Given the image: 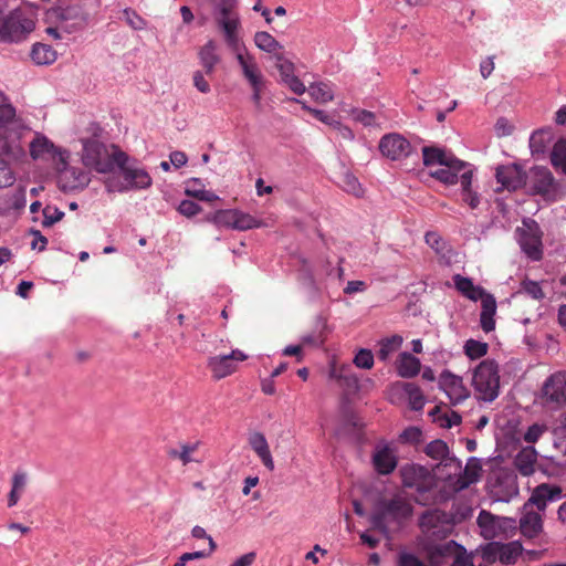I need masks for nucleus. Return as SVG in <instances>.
Wrapping results in <instances>:
<instances>
[{
  "instance_id": "obj_36",
  "label": "nucleus",
  "mask_w": 566,
  "mask_h": 566,
  "mask_svg": "<svg viewBox=\"0 0 566 566\" xmlns=\"http://www.w3.org/2000/svg\"><path fill=\"white\" fill-rule=\"evenodd\" d=\"M402 344V337L392 335L379 342V350L377 356L380 360L386 361L394 353H396Z\"/></svg>"
},
{
  "instance_id": "obj_11",
  "label": "nucleus",
  "mask_w": 566,
  "mask_h": 566,
  "mask_svg": "<svg viewBox=\"0 0 566 566\" xmlns=\"http://www.w3.org/2000/svg\"><path fill=\"white\" fill-rule=\"evenodd\" d=\"M543 398L547 403L566 406V370L557 371L545 380Z\"/></svg>"
},
{
  "instance_id": "obj_4",
  "label": "nucleus",
  "mask_w": 566,
  "mask_h": 566,
  "mask_svg": "<svg viewBox=\"0 0 566 566\" xmlns=\"http://www.w3.org/2000/svg\"><path fill=\"white\" fill-rule=\"evenodd\" d=\"M479 400L491 402L500 392L499 366L494 360L484 359L474 369L472 378Z\"/></svg>"
},
{
  "instance_id": "obj_39",
  "label": "nucleus",
  "mask_w": 566,
  "mask_h": 566,
  "mask_svg": "<svg viewBox=\"0 0 566 566\" xmlns=\"http://www.w3.org/2000/svg\"><path fill=\"white\" fill-rule=\"evenodd\" d=\"M307 91L311 97L317 103L325 104L334 98L331 85L324 82L311 84Z\"/></svg>"
},
{
  "instance_id": "obj_55",
  "label": "nucleus",
  "mask_w": 566,
  "mask_h": 566,
  "mask_svg": "<svg viewBox=\"0 0 566 566\" xmlns=\"http://www.w3.org/2000/svg\"><path fill=\"white\" fill-rule=\"evenodd\" d=\"M403 443L417 444L422 439V431L418 427H408L399 436Z\"/></svg>"
},
{
  "instance_id": "obj_5",
  "label": "nucleus",
  "mask_w": 566,
  "mask_h": 566,
  "mask_svg": "<svg viewBox=\"0 0 566 566\" xmlns=\"http://www.w3.org/2000/svg\"><path fill=\"white\" fill-rule=\"evenodd\" d=\"M34 21L21 10L4 14L3 2L0 0V41L18 43L27 39L34 30Z\"/></svg>"
},
{
  "instance_id": "obj_1",
  "label": "nucleus",
  "mask_w": 566,
  "mask_h": 566,
  "mask_svg": "<svg viewBox=\"0 0 566 566\" xmlns=\"http://www.w3.org/2000/svg\"><path fill=\"white\" fill-rule=\"evenodd\" d=\"M218 24L224 33V40L230 50L235 54L237 61L242 69L243 76L250 83L264 80L255 59L245 52L244 44L240 41L238 29L239 17L231 11V8L223 6L220 10Z\"/></svg>"
},
{
  "instance_id": "obj_29",
  "label": "nucleus",
  "mask_w": 566,
  "mask_h": 566,
  "mask_svg": "<svg viewBox=\"0 0 566 566\" xmlns=\"http://www.w3.org/2000/svg\"><path fill=\"white\" fill-rule=\"evenodd\" d=\"M119 168L122 169L125 181H127L130 187L145 189L151 185V178L146 170L129 168L126 167V164Z\"/></svg>"
},
{
  "instance_id": "obj_42",
  "label": "nucleus",
  "mask_w": 566,
  "mask_h": 566,
  "mask_svg": "<svg viewBox=\"0 0 566 566\" xmlns=\"http://www.w3.org/2000/svg\"><path fill=\"white\" fill-rule=\"evenodd\" d=\"M254 43L260 50L268 53H274L282 49V45L275 40V38L265 31H259L255 33Z\"/></svg>"
},
{
  "instance_id": "obj_21",
  "label": "nucleus",
  "mask_w": 566,
  "mask_h": 566,
  "mask_svg": "<svg viewBox=\"0 0 566 566\" xmlns=\"http://www.w3.org/2000/svg\"><path fill=\"white\" fill-rule=\"evenodd\" d=\"M520 530L523 536L534 538L543 532V520L538 512L523 505V513L520 518Z\"/></svg>"
},
{
  "instance_id": "obj_32",
  "label": "nucleus",
  "mask_w": 566,
  "mask_h": 566,
  "mask_svg": "<svg viewBox=\"0 0 566 566\" xmlns=\"http://www.w3.org/2000/svg\"><path fill=\"white\" fill-rule=\"evenodd\" d=\"M473 172L471 169H467L460 175V182L462 186V200L470 206V208L475 209L480 199L476 192H473L471 189Z\"/></svg>"
},
{
  "instance_id": "obj_43",
  "label": "nucleus",
  "mask_w": 566,
  "mask_h": 566,
  "mask_svg": "<svg viewBox=\"0 0 566 566\" xmlns=\"http://www.w3.org/2000/svg\"><path fill=\"white\" fill-rule=\"evenodd\" d=\"M217 549V544L213 541L212 537H209V547L208 549L191 552V553H184L177 562L174 564V566H186L187 563L195 559H201L209 557L214 551Z\"/></svg>"
},
{
  "instance_id": "obj_2",
  "label": "nucleus",
  "mask_w": 566,
  "mask_h": 566,
  "mask_svg": "<svg viewBox=\"0 0 566 566\" xmlns=\"http://www.w3.org/2000/svg\"><path fill=\"white\" fill-rule=\"evenodd\" d=\"M127 161L128 156L116 147L109 154L106 146L99 140L94 138L83 140L82 163L96 172H111L115 165L123 167Z\"/></svg>"
},
{
  "instance_id": "obj_8",
  "label": "nucleus",
  "mask_w": 566,
  "mask_h": 566,
  "mask_svg": "<svg viewBox=\"0 0 566 566\" xmlns=\"http://www.w3.org/2000/svg\"><path fill=\"white\" fill-rule=\"evenodd\" d=\"M247 359L248 355L240 349H233L228 355H216L209 357L207 366L212 374V378L220 380L237 371L238 361H244Z\"/></svg>"
},
{
  "instance_id": "obj_20",
  "label": "nucleus",
  "mask_w": 566,
  "mask_h": 566,
  "mask_svg": "<svg viewBox=\"0 0 566 566\" xmlns=\"http://www.w3.org/2000/svg\"><path fill=\"white\" fill-rule=\"evenodd\" d=\"M14 154L8 139L0 135V188L9 187L15 181L14 172L9 163V157L14 156Z\"/></svg>"
},
{
  "instance_id": "obj_37",
  "label": "nucleus",
  "mask_w": 566,
  "mask_h": 566,
  "mask_svg": "<svg viewBox=\"0 0 566 566\" xmlns=\"http://www.w3.org/2000/svg\"><path fill=\"white\" fill-rule=\"evenodd\" d=\"M523 547L520 542L513 541L506 544L501 543L500 562L503 565H513L522 554Z\"/></svg>"
},
{
  "instance_id": "obj_41",
  "label": "nucleus",
  "mask_w": 566,
  "mask_h": 566,
  "mask_svg": "<svg viewBox=\"0 0 566 566\" xmlns=\"http://www.w3.org/2000/svg\"><path fill=\"white\" fill-rule=\"evenodd\" d=\"M27 479H28V476H27L25 472H17L13 474L12 489L9 493V499H8L9 507H12L18 503L20 495L27 485Z\"/></svg>"
},
{
  "instance_id": "obj_15",
  "label": "nucleus",
  "mask_w": 566,
  "mask_h": 566,
  "mask_svg": "<svg viewBox=\"0 0 566 566\" xmlns=\"http://www.w3.org/2000/svg\"><path fill=\"white\" fill-rule=\"evenodd\" d=\"M329 378L334 379L346 394H356L359 390V379L352 365H337L333 363L329 368Z\"/></svg>"
},
{
  "instance_id": "obj_18",
  "label": "nucleus",
  "mask_w": 566,
  "mask_h": 566,
  "mask_svg": "<svg viewBox=\"0 0 566 566\" xmlns=\"http://www.w3.org/2000/svg\"><path fill=\"white\" fill-rule=\"evenodd\" d=\"M30 156L34 160L60 159L61 154L66 151L55 147L54 144L44 135L36 134L29 146Z\"/></svg>"
},
{
  "instance_id": "obj_30",
  "label": "nucleus",
  "mask_w": 566,
  "mask_h": 566,
  "mask_svg": "<svg viewBox=\"0 0 566 566\" xmlns=\"http://www.w3.org/2000/svg\"><path fill=\"white\" fill-rule=\"evenodd\" d=\"M420 360L410 353H401L397 360V371L403 378H411L420 371Z\"/></svg>"
},
{
  "instance_id": "obj_56",
  "label": "nucleus",
  "mask_w": 566,
  "mask_h": 566,
  "mask_svg": "<svg viewBox=\"0 0 566 566\" xmlns=\"http://www.w3.org/2000/svg\"><path fill=\"white\" fill-rule=\"evenodd\" d=\"M123 14H124V18H125V21L127 22V24H129L134 30L145 29V27H146L145 20L139 14H137L134 10L125 9Z\"/></svg>"
},
{
  "instance_id": "obj_45",
  "label": "nucleus",
  "mask_w": 566,
  "mask_h": 566,
  "mask_svg": "<svg viewBox=\"0 0 566 566\" xmlns=\"http://www.w3.org/2000/svg\"><path fill=\"white\" fill-rule=\"evenodd\" d=\"M15 116V109L9 98L0 91V127L10 123Z\"/></svg>"
},
{
  "instance_id": "obj_46",
  "label": "nucleus",
  "mask_w": 566,
  "mask_h": 566,
  "mask_svg": "<svg viewBox=\"0 0 566 566\" xmlns=\"http://www.w3.org/2000/svg\"><path fill=\"white\" fill-rule=\"evenodd\" d=\"M488 344L475 339H469L465 342L464 352L471 359H478L483 357L488 353Z\"/></svg>"
},
{
  "instance_id": "obj_23",
  "label": "nucleus",
  "mask_w": 566,
  "mask_h": 566,
  "mask_svg": "<svg viewBox=\"0 0 566 566\" xmlns=\"http://www.w3.org/2000/svg\"><path fill=\"white\" fill-rule=\"evenodd\" d=\"M249 444L251 449L256 453V455L262 461L263 465L270 471L274 470V461L271 455V451L269 448V443L265 439V436L259 431L252 432L249 436Z\"/></svg>"
},
{
  "instance_id": "obj_12",
  "label": "nucleus",
  "mask_w": 566,
  "mask_h": 566,
  "mask_svg": "<svg viewBox=\"0 0 566 566\" xmlns=\"http://www.w3.org/2000/svg\"><path fill=\"white\" fill-rule=\"evenodd\" d=\"M562 497V489L558 485L542 483L537 485L524 503L528 509H537L538 513L544 512L549 503Z\"/></svg>"
},
{
  "instance_id": "obj_62",
  "label": "nucleus",
  "mask_w": 566,
  "mask_h": 566,
  "mask_svg": "<svg viewBox=\"0 0 566 566\" xmlns=\"http://www.w3.org/2000/svg\"><path fill=\"white\" fill-rule=\"evenodd\" d=\"M250 86L252 88V101L258 109L261 108V99H262V93L265 87V78L261 81H256L255 83H250Z\"/></svg>"
},
{
  "instance_id": "obj_60",
  "label": "nucleus",
  "mask_w": 566,
  "mask_h": 566,
  "mask_svg": "<svg viewBox=\"0 0 566 566\" xmlns=\"http://www.w3.org/2000/svg\"><path fill=\"white\" fill-rule=\"evenodd\" d=\"M237 210H221L216 213L214 220L218 224L233 228Z\"/></svg>"
},
{
  "instance_id": "obj_49",
  "label": "nucleus",
  "mask_w": 566,
  "mask_h": 566,
  "mask_svg": "<svg viewBox=\"0 0 566 566\" xmlns=\"http://www.w3.org/2000/svg\"><path fill=\"white\" fill-rule=\"evenodd\" d=\"M275 57V67L279 70L282 82L294 75V64L285 59L282 54L277 53Z\"/></svg>"
},
{
  "instance_id": "obj_63",
  "label": "nucleus",
  "mask_w": 566,
  "mask_h": 566,
  "mask_svg": "<svg viewBox=\"0 0 566 566\" xmlns=\"http://www.w3.org/2000/svg\"><path fill=\"white\" fill-rule=\"evenodd\" d=\"M438 547L440 548L443 558L449 556H455L460 551L464 548L454 541H449L447 543L439 544Z\"/></svg>"
},
{
  "instance_id": "obj_51",
  "label": "nucleus",
  "mask_w": 566,
  "mask_h": 566,
  "mask_svg": "<svg viewBox=\"0 0 566 566\" xmlns=\"http://www.w3.org/2000/svg\"><path fill=\"white\" fill-rule=\"evenodd\" d=\"M64 217V212L59 210L56 207L46 206L43 209V221L42 226L48 228L53 226L55 222H59Z\"/></svg>"
},
{
  "instance_id": "obj_48",
  "label": "nucleus",
  "mask_w": 566,
  "mask_h": 566,
  "mask_svg": "<svg viewBox=\"0 0 566 566\" xmlns=\"http://www.w3.org/2000/svg\"><path fill=\"white\" fill-rule=\"evenodd\" d=\"M258 227L259 222L255 218L237 210L235 220L233 221V229L244 231Z\"/></svg>"
},
{
  "instance_id": "obj_34",
  "label": "nucleus",
  "mask_w": 566,
  "mask_h": 566,
  "mask_svg": "<svg viewBox=\"0 0 566 566\" xmlns=\"http://www.w3.org/2000/svg\"><path fill=\"white\" fill-rule=\"evenodd\" d=\"M423 164L427 167L439 165L441 166L449 157H453L454 155L451 153H447L438 147H423L422 148Z\"/></svg>"
},
{
  "instance_id": "obj_52",
  "label": "nucleus",
  "mask_w": 566,
  "mask_h": 566,
  "mask_svg": "<svg viewBox=\"0 0 566 566\" xmlns=\"http://www.w3.org/2000/svg\"><path fill=\"white\" fill-rule=\"evenodd\" d=\"M353 363L356 367L363 369H370L374 366V356L371 350L369 349H359V352L354 357Z\"/></svg>"
},
{
  "instance_id": "obj_10",
  "label": "nucleus",
  "mask_w": 566,
  "mask_h": 566,
  "mask_svg": "<svg viewBox=\"0 0 566 566\" xmlns=\"http://www.w3.org/2000/svg\"><path fill=\"white\" fill-rule=\"evenodd\" d=\"M526 186L533 195L542 197L549 196L556 188L553 174L543 166H535L526 174Z\"/></svg>"
},
{
  "instance_id": "obj_14",
  "label": "nucleus",
  "mask_w": 566,
  "mask_h": 566,
  "mask_svg": "<svg viewBox=\"0 0 566 566\" xmlns=\"http://www.w3.org/2000/svg\"><path fill=\"white\" fill-rule=\"evenodd\" d=\"M495 177L502 188L509 191L526 186V172L515 164L497 167Z\"/></svg>"
},
{
  "instance_id": "obj_33",
  "label": "nucleus",
  "mask_w": 566,
  "mask_h": 566,
  "mask_svg": "<svg viewBox=\"0 0 566 566\" xmlns=\"http://www.w3.org/2000/svg\"><path fill=\"white\" fill-rule=\"evenodd\" d=\"M30 56L36 65H49L56 60V52L48 44L35 43Z\"/></svg>"
},
{
  "instance_id": "obj_6",
  "label": "nucleus",
  "mask_w": 566,
  "mask_h": 566,
  "mask_svg": "<svg viewBox=\"0 0 566 566\" xmlns=\"http://www.w3.org/2000/svg\"><path fill=\"white\" fill-rule=\"evenodd\" d=\"M454 516L441 510L427 511L421 515L420 527L430 539H444L453 531Z\"/></svg>"
},
{
  "instance_id": "obj_27",
  "label": "nucleus",
  "mask_w": 566,
  "mask_h": 566,
  "mask_svg": "<svg viewBox=\"0 0 566 566\" xmlns=\"http://www.w3.org/2000/svg\"><path fill=\"white\" fill-rule=\"evenodd\" d=\"M199 60L207 75L214 72L216 65L220 62V56L217 53V43L209 40L199 51Z\"/></svg>"
},
{
  "instance_id": "obj_57",
  "label": "nucleus",
  "mask_w": 566,
  "mask_h": 566,
  "mask_svg": "<svg viewBox=\"0 0 566 566\" xmlns=\"http://www.w3.org/2000/svg\"><path fill=\"white\" fill-rule=\"evenodd\" d=\"M342 187L345 191L358 196L360 192V185L357 178L352 174H345L342 179Z\"/></svg>"
},
{
  "instance_id": "obj_24",
  "label": "nucleus",
  "mask_w": 566,
  "mask_h": 566,
  "mask_svg": "<svg viewBox=\"0 0 566 566\" xmlns=\"http://www.w3.org/2000/svg\"><path fill=\"white\" fill-rule=\"evenodd\" d=\"M479 300H481L482 305V311L480 314L481 328L485 333H490L495 328L494 316L496 313V301L495 297L488 292H485Z\"/></svg>"
},
{
  "instance_id": "obj_17",
  "label": "nucleus",
  "mask_w": 566,
  "mask_h": 566,
  "mask_svg": "<svg viewBox=\"0 0 566 566\" xmlns=\"http://www.w3.org/2000/svg\"><path fill=\"white\" fill-rule=\"evenodd\" d=\"M469 165L455 156L449 157L438 169L432 170L430 176L446 185H454L459 180V174L465 171Z\"/></svg>"
},
{
  "instance_id": "obj_3",
  "label": "nucleus",
  "mask_w": 566,
  "mask_h": 566,
  "mask_svg": "<svg viewBox=\"0 0 566 566\" xmlns=\"http://www.w3.org/2000/svg\"><path fill=\"white\" fill-rule=\"evenodd\" d=\"M412 514L411 504L401 496L384 500L370 516V523L375 530L388 534L389 522L400 523Z\"/></svg>"
},
{
  "instance_id": "obj_7",
  "label": "nucleus",
  "mask_w": 566,
  "mask_h": 566,
  "mask_svg": "<svg viewBox=\"0 0 566 566\" xmlns=\"http://www.w3.org/2000/svg\"><path fill=\"white\" fill-rule=\"evenodd\" d=\"M67 153L60 155L56 165L59 171V184L64 191L84 189L91 181L90 172L80 167L69 166L66 163Z\"/></svg>"
},
{
  "instance_id": "obj_50",
  "label": "nucleus",
  "mask_w": 566,
  "mask_h": 566,
  "mask_svg": "<svg viewBox=\"0 0 566 566\" xmlns=\"http://www.w3.org/2000/svg\"><path fill=\"white\" fill-rule=\"evenodd\" d=\"M197 450V444H182L179 450L169 451V455L179 459L184 465L192 462V453Z\"/></svg>"
},
{
  "instance_id": "obj_19",
  "label": "nucleus",
  "mask_w": 566,
  "mask_h": 566,
  "mask_svg": "<svg viewBox=\"0 0 566 566\" xmlns=\"http://www.w3.org/2000/svg\"><path fill=\"white\" fill-rule=\"evenodd\" d=\"M424 453L444 467H453L454 472L461 470V461L450 457L448 444L440 439L429 442L424 448Z\"/></svg>"
},
{
  "instance_id": "obj_38",
  "label": "nucleus",
  "mask_w": 566,
  "mask_h": 566,
  "mask_svg": "<svg viewBox=\"0 0 566 566\" xmlns=\"http://www.w3.org/2000/svg\"><path fill=\"white\" fill-rule=\"evenodd\" d=\"M198 186H202L200 179L192 178L188 180L186 182L185 193L201 201H213L217 199V196L212 191L205 190Z\"/></svg>"
},
{
  "instance_id": "obj_9",
  "label": "nucleus",
  "mask_w": 566,
  "mask_h": 566,
  "mask_svg": "<svg viewBox=\"0 0 566 566\" xmlns=\"http://www.w3.org/2000/svg\"><path fill=\"white\" fill-rule=\"evenodd\" d=\"M524 229H518V242L523 252L534 261L542 259V232L535 221H524Z\"/></svg>"
},
{
  "instance_id": "obj_40",
  "label": "nucleus",
  "mask_w": 566,
  "mask_h": 566,
  "mask_svg": "<svg viewBox=\"0 0 566 566\" xmlns=\"http://www.w3.org/2000/svg\"><path fill=\"white\" fill-rule=\"evenodd\" d=\"M551 163L556 169H560L566 175V139L559 138L551 153Z\"/></svg>"
},
{
  "instance_id": "obj_26",
  "label": "nucleus",
  "mask_w": 566,
  "mask_h": 566,
  "mask_svg": "<svg viewBox=\"0 0 566 566\" xmlns=\"http://www.w3.org/2000/svg\"><path fill=\"white\" fill-rule=\"evenodd\" d=\"M482 467L480 460L476 458H471L464 470L461 472L459 478L457 479L454 485L457 490H464L469 488L471 484L479 481L481 476Z\"/></svg>"
},
{
  "instance_id": "obj_31",
  "label": "nucleus",
  "mask_w": 566,
  "mask_h": 566,
  "mask_svg": "<svg viewBox=\"0 0 566 566\" xmlns=\"http://www.w3.org/2000/svg\"><path fill=\"white\" fill-rule=\"evenodd\" d=\"M398 387H401L408 397V403L411 410L421 411L423 409L426 399L419 386L412 382H402L398 384Z\"/></svg>"
},
{
  "instance_id": "obj_44",
  "label": "nucleus",
  "mask_w": 566,
  "mask_h": 566,
  "mask_svg": "<svg viewBox=\"0 0 566 566\" xmlns=\"http://www.w3.org/2000/svg\"><path fill=\"white\" fill-rule=\"evenodd\" d=\"M478 525L482 528L485 537L495 535V527L497 526V517L486 511H481L478 516Z\"/></svg>"
},
{
  "instance_id": "obj_54",
  "label": "nucleus",
  "mask_w": 566,
  "mask_h": 566,
  "mask_svg": "<svg viewBox=\"0 0 566 566\" xmlns=\"http://www.w3.org/2000/svg\"><path fill=\"white\" fill-rule=\"evenodd\" d=\"M522 291L534 300H543L545 294L538 282L525 280L522 282Z\"/></svg>"
},
{
  "instance_id": "obj_25",
  "label": "nucleus",
  "mask_w": 566,
  "mask_h": 566,
  "mask_svg": "<svg viewBox=\"0 0 566 566\" xmlns=\"http://www.w3.org/2000/svg\"><path fill=\"white\" fill-rule=\"evenodd\" d=\"M537 463V452L534 447L523 448L514 459L516 470L524 476L532 475L535 472Z\"/></svg>"
},
{
  "instance_id": "obj_16",
  "label": "nucleus",
  "mask_w": 566,
  "mask_h": 566,
  "mask_svg": "<svg viewBox=\"0 0 566 566\" xmlns=\"http://www.w3.org/2000/svg\"><path fill=\"white\" fill-rule=\"evenodd\" d=\"M439 385L453 405L460 403L469 397V390L463 385L462 378L450 371H443L440 375Z\"/></svg>"
},
{
  "instance_id": "obj_35",
  "label": "nucleus",
  "mask_w": 566,
  "mask_h": 566,
  "mask_svg": "<svg viewBox=\"0 0 566 566\" xmlns=\"http://www.w3.org/2000/svg\"><path fill=\"white\" fill-rule=\"evenodd\" d=\"M426 473L427 470L424 468L416 464L405 465L400 469L402 483L409 488L418 486L419 480L426 475Z\"/></svg>"
},
{
  "instance_id": "obj_61",
  "label": "nucleus",
  "mask_w": 566,
  "mask_h": 566,
  "mask_svg": "<svg viewBox=\"0 0 566 566\" xmlns=\"http://www.w3.org/2000/svg\"><path fill=\"white\" fill-rule=\"evenodd\" d=\"M545 432V427L538 423H534L528 427L527 431L524 433V440L527 443H535L541 438V436Z\"/></svg>"
},
{
  "instance_id": "obj_64",
  "label": "nucleus",
  "mask_w": 566,
  "mask_h": 566,
  "mask_svg": "<svg viewBox=\"0 0 566 566\" xmlns=\"http://www.w3.org/2000/svg\"><path fill=\"white\" fill-rule=\"evenodd\" d=\"M472 559L473 555H468L465 548H463L454 556V560L451 566H474Z\"/></svg>"
},
{
  "instance_id": "obj_13",
  "label": "nucleus",
  "mask_w": 566,
  "mask_h": 566,
  "mask_svg": "<svg viewBox=\"0 0 566 566\" xmlns=\"http://www.w3.org/2000/svg\"><path fill=\"white\" fill-rule=\"evenodd\" d=\"M379 150L385 157L391 160H399L410 154L411 145L399 134H388L381 137Z\"/></svg>"
},
{
  "instance_id": "obj_59",
  "label": "nucleus",
  "mask_w": 566,
  "mask_h": 566,
  "mask_svg": "<svg viewBox=\"0 0 566 566\" xmlns=\"http://www.w3.org/2000/svg\"><path fill=\"white\" fill-rule=\"evenodd\" d=\"M200 210V206L191 200H182L178 207V211L188 218L196 216Z\"/></svg>"
},
{
  "instance_id": "obj_22",
  "label": "nucleus",
  "mask_w": 566,
  "mask_h": 566,
  "mask_svg": "<svg viewBox=\"0 0 566 566\" xmlns=\"http://www.w3.org/2000/svg\"><path fill=\"white\" fill-rule=\"evenodd\" d=\"M397 457L389 447L377 449L373 454V464L377 473L390 474L397 468Z\"/></svg>"
},
{
  "instance_id": "obj_28",
  "label": "nucleus",
  "mask_w": 566,
  "mask_h": 566,
  "mask_svg": "<svg viewBox=\"0 0 566 566\" xmlns=\"http://www.w3.org/2000/svg\"><path fill=\"white\" fill-rule=\"evenodd\" d=\"M455 289L467 298L476 302L486 292L483 287L474 285L472 280L461 274L453 275Z\"/></svg>"
},
{
  "instance_id": "obj_58",
  "label": "nucleus",
  "mask_w": 566,
  "mask_h": 566,
  "mask_svg": "<svg viewBox=\"0 0 566 566\" xmlns=\"http://www.w3.org/2000/svg\"><path fill=\"white\" fill-rule=\"evenodd\" d=\"M354 118L363 124L364 126H376L378 125L377 116L375 113L366 111V109H358L354 113Z\"/></svg>"
},
{
  "instance_id": "obj_53",
  "label": "nucleus",
  "mask_w": 566,
  "mask_h": 566,
  "mask_svg": "<svg viewBox=\"0 0 566 566\" xmlns=\"http://www.w3.org/2000/svg\"><path fill=\"white\" fill-rule=\"evenodd\" d=\"M397 566H428L421 558L410 552L402 551L397 556Z\"/></svg>"
},
{
  "instance_id": "obj_47",
  "label": "nucleus",
  "mask_w": 566,
  "mask_h": 566,
  "mask_svg": "<svg viewBox=\"0 0 566 566\" xmlns=\"http://www.w3.org/2000/svg\"><path fill=\"white\" fill-rule=\"evenodd\" d=\"M500 554H501V543L499 542H491L484 545L481 548V556L483 560L488 564H493L496 560H500Z\"/></svg>"
}]
</instances>
